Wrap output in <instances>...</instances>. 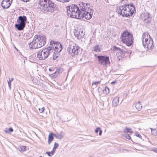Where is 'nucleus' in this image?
I'll return each mask as SVG.
<instances>
[{
    "mask_svg": "<svg viewBox=\"0 0 157 157\" xmlns=\"http://www.w3.org/2000/svg\"><path fill=\"white\" fill-rule=\"evenodd\" d=\"M38 9L44 13H52L54 9V3L51 0H39Z\"/></svg>",
    "mask_w": 157,
    "mask_h": 157,
    "instance_id": "1",
    "label": "nucleus"
},
{
    "mask_svg": "<svg viewBox=\"0 0 157 157\" xmlns=\"http://www.w3.org/2000/svg\"><path fill=\"white\" fill-rule=\"evenodd\" d=\"M141 17L142 19L145 21L147 20L149 18V13H147L145 12L142 13L141 15Z\"/></svg>",
    "mask_w": 157,
    "mask_h": 157,
    "instance_id": "19",
    "label": "nucleus"
},
{
    "mask_svg": "<svg viewBox=\"0 0 157 157\" xmlns=\"http://www.w3.org/2000/svg\"><path fill=\"white\" fill-rule=\"evenodd\" d=\"M55 152V151L52 149V150L51 152H46V153L49 156H51L53 155Z\"/></svg>",
    "mask_w": 157,
    "mask_h": 157,
    "instance_id": "26",
    "label": "nucleus"
},
{
    "mask_svg": "<svg viewBox=\"0 0 157 157\" xmlns=\"http://www.w3.org/2000/svg\"><path fill=\"white\" fill-rule=\"evenodd\" d=\"M80 47L78 44H75L72 47H71L68 49V52L70 54H72V55H78V51L80 49Z\"/></svg>",
    "mask_w": 157,
    "mask_h": 157,
    "instance_id": "11",
    "label": "nucleus"
},
{
    "mask_svg": "<svg viewBox=\"0 0 157 157\" xmlns=\"http://www.w3.org/2000/svg\"><path fill=\"white\" fill-rule=\"evenodd\" d=\"M97 60L99 64L103 65V67H107L109 65L110 63L109 56H98Z\"/></svg>",
    "mask_w": 157,
    "mask_h": 157,
    "instance_id": "8",
    "label": "nucleus"
},
{
    "mask_svg": "<svg viewBox=\"0 0 157 157\" xmlns=\"http://www.w3.org/2000/svg\"><path fill=\"white\" fill-rule=\"evenodd\" d=\"M126 138H127V139H128V140L131 139V137L128 134L126 135Z\"/></svg>",
    "mask_w": 157,
    "mask_h": 157,
    "instance_id": "35",
    "label": "nucleus"
},
{
    "mask_svg": "<svg viewBox=\"0 0 157 157\" xmlns=\"http://www.w3.org/2000/svg\"><path fill=\"white\" fill-rule=\"evenodd\" d=\"M152 134L155 136H157V131L155 129L151 128Z\"/></svg>",
    "mask_w": 157,
    "mask_h": 157,
    "instance_id": "24",
    "label": "nucleus"
},
{
    "mask_svg": "<svg viewBox=\"0 0 157 157\" xmlns=\"http://www.w3.org/2000/svg\"><path fill=\"white\" fill-rule=\"evenodd\" d=\"M79 12V8L76 5H72L67 7V14L71 17L78 19L80 13Z\"/></svg>",
    "mask_w": 157,
    "mask_h": 157,
    "instance_id": "5",
    "label": "nucleus"
},
{
    "mask_svg": "<svg viewBox=\"0 0 157 157\" xmlns=\"http://www.w3.org/2000/svg\"><path fill=\"white\" fill-rule=\"evenodd\" d=\"M27 18L25 16H19L17 20V24L15 25V27L18 30H23L25 26Z\"/></svg>",
    "mask_w": 157,
    "mask_h": 157,
    "instance_id": "6",
    "label": "nucleus"
},
{
    "mask_svg": "<svg viewBox=\"0 0 157 157\" xmlns=\"http://www.w3.org/2000/svg\"><path fill=\"white\" fill-rule=\"evenodd\" d=\"M143 45L144 48H147V50L151 49L154 47L153 41L152 39L150 40V41L148 40L146 42L145 44L144 43H143Z\"/></svg>",
    "mask_w": 157,
    "mask_h": 157,
    "instance_id": "13",
    "label": "nucleus"
},
{
    "mask_svg": "<svg viewBox=\"0 0 157 157\" xmlns=\"http://www.w3.org/2000/svg\"><path fill=\"white\" fill-rule=\"evenodd\" d=\"M8 86H9L10 88L11 89V82H10V81H8Z\"/></svg>",
    "mask_w": 157,
    "mask_h": 157,
    "instance_id": "36",
    "label": "nucleus"
},
{
    "mask_svg": "<svg viewBox=\"0 0 157 157\" xmlns=\"http://www.w3.org/2000/svg\"><path fill=\"white\" fill-rule=\"evenodd\" d=\"M109 90L107 87H105L103 90V92L105 94H107L109 93Z\"/></svg>",
    "mask_w": 157,
    "mask_h": 157,
    "instance_id": "23",
    "label": "nucleus"
},
{
    "mask_svg": "<svg viewBox=\"0 0 157 157\" xmlns=\"http://www.w3.org/2000/svg\"><path fill=\"white\" fill-rule=\"evenodd\" d=\"M58 57V56L57 55V54H54L53 55V59L54 60L56 59Z\"/></svg>",
    "mask_w": 157,
    "mask_h": 157,
    "instance_id": "33",
    "label": "nucleus"
},
{
    "mask_svg": "<svg viewBox=\"0 0 157 157\" xmlns=\"http://www.w3.org/2000/svg\"><path fill=\"white\" fill-rule=\"evenodd\" d=\"M59 73V72L58 71V74Z\"/></svg>",
    "mask_w": 157,
    "mask_h": 157,
    "instance_id": "45",
    "label": "nucleus"
},
{
    "mask_svg": "<svg viewBox=\"0 0 157 157\" xmlns=\"http://www.w3.org/2000/svg\"><path fill=\"white\" fill-rule=\"evenodd\" d=\"M100 82V81L93 82L92 83V86L94 85L96 87H97L98 84Z\"/></svg>",
    "mask_w": 157,
    "mask_h": 157,
    "instance_id": "28",
    "label": "nucleus"
},
{
    "mask_svg": "<svg viewBox=\"0 0 157 157\" xmlns=\"http://www.w3.org/2000/svg\"><path fill=\"white\" fill-rule=\"evenodd\" d=\"M39 157H42V156H39Z\"/></svg>",
    "mask_w": 157,
    "mask_h": 157,
    "instance_id": "44",
    "label": "nucleus"
},
{
    "mask_svg": "<svg viewBox=\"0 0 157 157\" xmlns=\"http://www.w3.org/2000/svg\"><path fill=\"white\" fill-rule=\"evenodd\" d=\"M9 130L10 132H12L13 131V129L11 128H10Z\"/></svg>",
    "mask_w": 157,
    "mask_h": 157,
    "instance_id": "41",
    "label": "nucleus"
},
{
    "mask_svg": "<svg viewBox=\"0 0 157 157\" xmlns=\"http://www.w3.org/2000/svg\"><path fill=\"white\" fill-rule=\"evenodd\" d=\"M153 151L155 153H157V147H155L153 149Z\"/></svg>",
    "mask_w": 157,
    "mask_h": 157,
    "instance_id": "37",
    "label": "nucleus"
},
{
    "mask_svg": "<svg viewBox=\"0 0 157 157\" xmlns=\"http://www.w3.org/2000/svg\"><path fill=\"white\" fill-rule=\"evenodd\" d=\"M79 9L80 13L84 12L90 9L87 7V5H86L83 2H80L79 3Z\"/></svg>",
    "mask_w": 157,
    "mask_h": 157,
    "instance_id": "14",
    "label": "nucleus"
},
{
    "mask_svg": "<svg viewBox=\"0 0 157 157\" xmlns=\"http://www.w3.org/2000/svg\"><path fill=\"white\" fill-rule=\"evenodd\" d=\"M102 131L100 129V130H99V135L100 136H101V134H102Z\"/></svg>",
    "mask_w": 157,
    "mask_h": 157,
    "instance_id": "40",
    "label": "nucleus"
},
{
    "mask_svg": "<svg viewBox=\"0 0 157 157\" xmlns=\"http://www.w3.org/2000/svg\"><path fill=\"white\" fill-rule=\"evenodd\" d=\"M100 128H96V129L95 130V132L97 133L99 131V130L100 129Z\"/></svg>",
    "mask_w": 157,
    "mask_h": 157,
    "instance_id": "34",
    "label": "nucleus"
},
{
    "mask_svg": "<svg viewBox=\"0 0 157 157\" xmlns=\"http://www.w3.org/2000/svg\"><path fill=\"white\" fill-rule=\"evenodd\" d=\"M46 38L44 35H35L30 45L32 48L36 49L44 46L45 44Z\"/></svg>",
    "mask_w": 157,
    "mask_h": 157,
    "instance_id": "3",
    "label": "nucleus"
},
{
    "mask_svg": "<svg viewBox=\"0 0 157 157\" xmlns=\"http://www.w3.org/2000/svg\"><path fill=\"white\" fill-rule=\"evenodd\" d=\"M24 2H27V1H29V0H22Z\"/></svg>",
    "mask_w": 157,
    "mask_h": 157,
    "instance_id": "43",
    "label": "nucleus"
},
{
    "mask_svg": "<svg viewBox=\"0 0 157 157\" xmlns=\"http://www.w3.org/2000/svg\"><path fill=\"white\" fill-rule=\"evenodd\" d=\"M136 136L140 138H142V136L139 134H136Z\"/></svg>",
    "mask_w": 157,
    "mask_h": 157,
    "instance_id": "38",
    "label": "nucleus"
},
{
    "mask_svg": "<svg viewBox=\"0 0 157 157\" xmlns=\"http://www.w3.org/2000/svg\"><path fill=\"white\" fill-rule=\"evenodd\" d=\"M135 107L138 111H140L142 109V106L140 102H139L136 104Z\"/></svg>",
    "mask_w": 157,
    "mask_h": 157,
    "instance_id": "21",
    "label": "nucleus"
},
{
    "mask_svg": "<svg viewBox=\"0 0 157 157\" xmlns=\"http://www.w3.org/2000/svg\"><path fill=\"white\" fill-rule=\"evenodd\" d=\"M44 109H44V107H42V108H39L38 109L40 113H42L44 111Z\"/></svg>",
    "mask_w": 157,
    "mask_h": 157,
    "instance_id": "29",
    "label": "nucleus"
},
{
    "mask_svg": "<svg viewBox=\"0 0 157 157\" xmlns=\"http://www.w3.org/2000/svg\"><path fill=\"white\" fill-rule=\"evenodd\" d=\"M152 39L149 33L147 32L144 33L142 36V42L145 44V42L148 40L150 41V40Z\"/></svg>",
    "mask_w": 157,
    "mask_h": 157,
    "instance_id": "16",
    "label": "nucleus"
},
{
    "mask_svg": "<svg viewBox=\"0 0 157 157\" xmlns=\"http://www.w3.org/2000/svg\"><path fill=\"white\" fill-rule=\"evenodd\" d=\"M13 78H11V80H10L9 81H10V82H12V81H13Z\"/></svg>",
    "mask_w": 157,
    "mask_h": 157,
    "instance_id": "42",
    "label": "nucleus"
},
{
    "mask_svg": "<svg viewBox=\"0 0 157 157\" xmlns=\"http://www.w3.org/2000/svg\"><path fill=\"white\" fill-rule=\"evenodd\" d=\"M69 1V0H61V2H68Z\"/></svg>",
    "mask_w": 157,
    "mask_h": 157,
    "instance_id": "39",
    "label": "nucleus"
},
{
    "mask_svg": "<svg viewBox=\"0 0 157 157\" xmlns=\"http://www.w3.org/2000/svg\"><path fill=\"white\" fill-rule=\"evenodd\" d=\"M13 0H2L1 5L4 8H8L11 5Z\"/></svg>",
    "mask_w": 157,
    "mask_h": 157,
    "instance_id": "15",
    "label": "nucleus"
},
{
    "mask_svg": "<svg viewBox=\"0 0 157 157\" xmlns=\"http://www.w3.org/2000/svg\"><path fill=\"white\" fill-rule=\"evenodd\" d=\"M119 103V98L118 97H115L112 102V105L114 107L117 106Z\"/></svg>",
    "mask_w": 157,
    "mask_h": 157,
    "instance_id": "18",
    "label": "nucleus"
},
{
    "mask_svg": "<svg viewBox=\"0 0 157 157\" xmlns=\"http://www.w3.org/2000/svg\"><path fill=\"white\" fill-rule=\"evenodd\" d=\"M118 50L119 51L120 50H121L120 48L117 47L116 46H114L113 48V50L114 51H115L116 50Z\"/></svg>",
    "mask_w": 157,
    "mask_h": 157,
    "instance_id": "32",
    "label": "nucleus"
},
{
    "mask_svg": "<svg viewBox=\"0 0 157 157\" xmlns=\"http://www.w3.org/2000/svg\"><path fill=\"white\" fill-rule=\"evenodd\" d=\"M26 147L25 146H22L21 147V151H25L26 150Z\"/></svg>",
    "mask_w": 157,
    "mask_h": 157,
    "instance_id": "30",
    "label": "nucleus"
},
{
    "mask_svg": "<svg viewBox=\"0 0 157 157\" xmlns=\"http://www.w3.org/2000/svg\"><path fill=\"white\" fill-rule=\"evenodd\" d=\"M75 35L78 39H81L84 37L85 33L81 29H75L74 31Z\"/></svg>",
    "mask_w": 157,
    "mask_h": 157,
    "instance_id": "12",
    "label": "nucleus"
},
{
    "mask_svg": "<svg viewBox=\"0 0 157 157\" xmlns=\"http://www.w3.org/2000/svg\"><path fill=\"white\" fill-rule=\"evenodd\" d=\"M117 11L118 14L121 15L123 17H128L132 16L135 12L136 10L132 4H128L117 8Z\"/></svg>",
    "mask_w": 157,
    "mask_h": 157,
    "instance_id": "2",
    "label": "nucleus"
},
{
    "mask_svg": "<svg viewBox=\"0 0 157 157\" xmlns=\"http://www.w3.org/2000/svg\"><path fill=\"white\" fill-rule=\"evenodd\" d=\"M117 58L118 60L122 59L124 57L125 53L122 50H120L116 53Z\"/></svg>",
    "mask_w": 157,
    "mask_h": 157,
    "instance_id": "17",
    "label": "nucleus"
},
{
    "mask_svg": "<svg viewBox=\"0 0 157 157\" xmlns=\"http://www.w3.org/2000/svg\"><path fill=\"white\" fill-rule=\"evenodd\" d=\"M50 46L57 52H60L62 49V45L60 43L53 40L50 41Z\"/></svg>",
    "mask_w": 157,
    "mask_h": 157,
    "instance_id": "9",
    "label": "nucleus"
},
{
    "mask_svg": "<svg viewBox=\"0 0 157 157\" xmlns=\"http://www.w3.org/2000/svg\"><path fill=\"white\" fill-rule=\"evenodd\" d=\"M56 71H55L54 73L52 74L51 75V77L54 78H56L57 76V75H56Z\"/></svg>",
    "mask_w": 157,
    "mask_h": 157,
    "instance_id": "31",
    "label": "nucleus"
},
{
    "mask_svg": "<svg viewBox=\"0 0 157 157\" xmlns=\"http://www.w3.org/2000/svg\"><path fill=\"white\" fill-rule=\"evenodd\" d=\"M59 146V145L58 143L55 142L54 143V146L52 149L55 151L56 149L58 148Z\"/></svg>",
    "mask_w": 157,
    "mask_h": 157,
    "instance_id": "27",
    "label": "nucleus"
},
{
    "mask_svg": "<svg viewBox=\"0 0 157 157\" xmlns=\"http://www.w3.org/2000/svg\"><path fill=\"white\" fill-rule=\"evenodd\" d=\"M123 132L125 133H132L133 132V131L131 128H128L127 127L125 128Z\"/></svg>",
    "mask_w": 157,
    "mask_h": 157,
    "instance_id": "22",
    "label": "nucleus"
},
{
    "mask_svg": "<svg viewBox=\"0 0 157 157\" xmlns=\"http://www.w3.org/2000/svg\"><path fill=\"white\" fill-rule=\"evenodd\" d=\"M54 134L53 133H50L49 134L48 136V144H50V143L54 140Z\"/></svg>",
    "mask_w": 157,
    "mask_h": 157,
    "instance_id": "20",
    "label": "nucleus"
},
{
    "mask_svg": "<svg viewBox=\"0 0 157 157\" xmlns=\"http://www.w3.org/2000/svg\"><path fill=\"white\" fill-rule=\"evenodd\" d=\"M121 38L122 42L127 46H129L133 43V35L127 30L123 32L121 34Z\"/></svg>",
    "mask_w": 157,
    "mask_h": 157,
    "instance_id": "4",
    "label": "nucleus"
},
{
    "mask_svg": "<svg viewBox=\"0 0 157 157\" xmlns=\"http://www.w3.org/2000/svg\"><path fill=\"white\" fill-rule=\"evenodd\" d=\"M89 10H90V9L84 12L80 13L78 19H82L84 18L86 20L90 19L92 17L93 13L89 12Z\"/></svg>",
    "mask_w": 157,
    "mask_h": 157,
    "instance_id": "10",
    "label": "nucleus"
},
{
    "mask_svg": "<svg viewBox=\"0 0 157 157\" xmlns=\"http://www.w3.org/2000/svg\"><path fill=\"white\" fill-rule=\"evenodd\" d=\"M94 50L95 52H100L101 51L100 48L99 47L98 45H96L94 48Z\"/></svg>",
    "mask_w": 157,
    "mask_h": 157,
    "instance_id": "25",
    "label": "nucleus"
},
{
    "mask_svg": "<svg viewBox=\"0 0 157 157\" xmlns=\"http://www.w3.org/2000/svg\"><path fill=\"white\" fill-rule=\"evenodd\" d=\"M51 50L50 48H46L39 51L36 55L37 58L40 60L45 59L49 55Z\"/></svg>",
    "mask_w": 157,
    "mask_h": 157,
    "instance_id": "7",
    "label": "nucleus"
}]
</instances>
